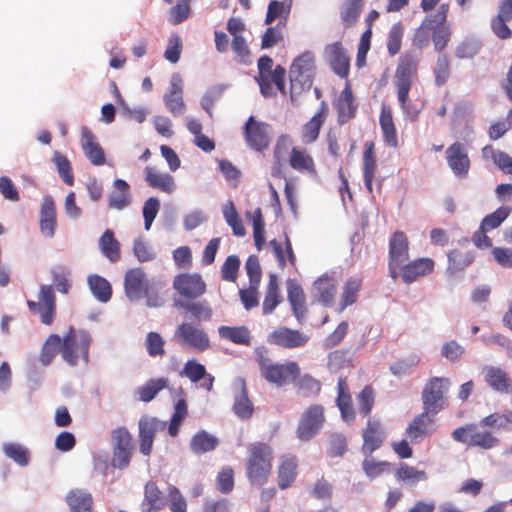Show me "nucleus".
I'll list each match as a JSON object with an SVG mask.
<instances>
[{"label": "nucleus", "mask_w": 512, "mask_h": 512, "mask_svg": "<svg viewBox=\"0 0 512 512\" xmlns=\"http://www.w3.org/2000/svg\"><path fill=\"white\" fill-rule=\"evenodd\" d=\"M173 286L179 294L192 299L201 296L206 289V284L199 274L189 273L177 275Z\"/></svg>", "instance_id": "nucleus-16"}, {"label": "nucleus", "mask_w": 512, "mask_h": 512, "mask_svg": "<svg viewBox=\"0 0 512 512\" xmlns=\"http://www.w3.org/2000/svg\"><path fill=\"white\" fill-rule=\"evenodd\" d=\"M187 414V407L184 400H179L175 406V412L171 418V422L169 425V434L171 436H176L179 431V427L181 425V422L185 418Z\"/></svg>", "instance_id": "nucleus-56"}, {"label": "nucleus", "mask_w": 512, "mask_h": 512, "mask_svg": "<svg viewBox=\"0 0 512 512\" xmlns=\"http://www.w3.org/2000/svg\"><path fill=\"white\" fill-rule=\"evenodd\" d=\"M34 314L38 315L40 321L50 326L56 315V299L52 286L42 285L34 301Z\"/></svg>", "instance_id": "nucleus-12"}, {"label": "nucleus", "mask_w": 512, "mask_h": 512, "mask_svg": "<svg viewBox=\"0 0 512 512\" xmlns=\"http://www.w3.org/2000/svg\"><path fill=\"white\" fill-rule=\"evenodd\" d=\"M102 253L111 261L116 262L120 258V244L115 239L114 233L107 229L99 239Z\"/></svg>", "instance_id": "nucleus-36"}, {"label": "nucleus", "mask_w": 512, "mask_h": 512, "mask_svg": "<svg viewBox=\"0 0 512 512\" xmlns=\"http://www.w3.org/2000/svg\"><path fill=\"white\" fill-rule=\"evenodd\" d=\"M89 287L93 295L101 302H107L111 298L110 283L98 275H92L88 278Z\"/></svg>", "instance_id": "nucleus-45"}, {"label": "nucleus", "mask_w": 512, "mask_h": 512, "mask_svg": "<svg viewBox=\"0 0 512 512\" xmlns=\"http://www.w3.org/2000/svg\"><path fill=\"white\" fill-rule=\"evenodd\" d=\"M90 343L91 337L86 331L70 328L68 334L61 340V356L72 366L77 365L80 359L86 363Z\"/></svg>", "instance_id": "nucleus-5"}, {"label": "nucleus", "mask_w": 512, "mask_h": 512, "mask_svg": "<svg viewBox=\"0 0 512 512\" xmlns=\"http://www.w3.org/2000/svg\"><path fill=\"white\" fill-rule=\"evenodd\" d=\"M326 110V106L323 105L321 111L304 125L302 130V139L305 143L309 144L317 139L320 128L325 119Z\"/></svg>", "instance_id": "nucleus-37"}, {"label": "nucleus", "mask_w": 512, "mask_h": 512, "mask_svg": "<svg viewBox=\"0 0 512 512\" xmlns=\"http://www.w3.org/2000/svg\"><path fill=\"white\" fill-rule=\"evenodd\" d=\"M325 422L324 408L321 405H311L304 410L297 427V436L302 441L314 438Z\"/></svg>", "instance_id": "nucleus-8"}, {"label": "nucleus", "mask_w": 512, "mask_h": 512, "mask_svg": "<svg viewBox=\"0 0 512 512\" xmlns=\"http://www.w3.org/2000/svg\"><path fill=\"white\" fill-rule=\"evenodd\" d=\"M337 282L328 275L320 276L313 284L312 294L324 306H331L335 299Z\"/></svg>", "instance_id": "nucleus-20"}, {"label": "nucleus", "mask_w": 512, "mask_h": 512, "mask_svg": "<svg viewBox=\"0 0 512 512\" xmlns=\"http://www.w3.org/2000/svg\"><path fill=\"white\" fill-rule=\"evenodd\" d=\"M361 0H346L341 7V19L346 26L353 25L361 10Z\"/></svg>", "instance_id": "nucleus-49"}, {"label": "nucleus", "mask_w": 512, "mask_h": 512, "mask_svg": "<svg viewBox=\"0 0 512 512\" xmlns=\"http://www.w3.org/2000/svg\"><path fill=\"white\" fill-rule=\"evenodd\" d=\"M246 462V474L252 485L262 486L266 483L272 467V449L261 442L251 444Z\"/></svg>", "instance_id": "nucleus-2"}, {"label": "nucleus", "mask_w": 512, "mask_h": 512, "mask_svg": "<svg viewBox=\"0 0 512 512\" xmlns=\"http://www.w3.org/2000/svg\"><path fill=\"white\" fill-rule=\"evenodd\" d=\"M57 229V213L52 197L46 196L40 204L39 232L45 239H52Z\"/></svg>", "instance_id": "nucleus-15"}, {"label": "nucleus", "mask_w": 512, "mask_h": 512, "mask_svg": "<svg viewBox=\"0 0 512 512\" xmlns=\"http://www.w3.org/2000/svg\"><path fill=\"white\" fill-rule=\"evenodd\" d=\"M181 50L182 43L180 37L176 34L171 35L164 53L165 58L171 63H177L180 58Z\"/></svg>", "instance_id": "nucleus-60"}, {"label": "nucleus", "mask_w": 512, "mask_h": 512, "mask_svg": "<svg viewBox=\"0 0 512 512\" xmlns=\"http://www.w3.org/2000/svg\"><path fill=\"white\" fill-rule=\"evenodd\" d=\"M5 455L21 466L29 463V451L16 443H8L3 446Z\"/></svg>", "instance_id": "nucleus-50"}, {"label": "nucleus", "mask_w": 512, "mask_h": 512, "mask_svg": "<svg viewBox=\"0 0 512 512\" xmlns=\"http://www.w3.org/2000/svg\"><path fill=\"white\" fill-rule=\"evenodd\" d=\"M81 145L86 157L94 165H102L105 162V156L102 148L96 142L94 135L87 127L81 129Z\"/></svg>", "instance_id": "nucleus-26"}, {"label": "nucleus", "mask_w": 512, "mask_h": 512, "mask_svg": "<svg viewBox=\"0 0 512 512\" xmlns=\"http://www.w3.org/2000/svg\"><path fill=\"white\" fill-rule=\"evenodd\" d=\"M431 30L432 20L430 18H426L414 35V44L418 48H423L428 44Z\"/></svg>", "instance_id": "nucleus-63"}, {"label": "nucleus", "mask_w": 512, "mask_h": 512, "mask_svg": "<svg viewBox=\"0 0 512 512\" xmlns=\"http://www.w3.org/2000/svg\"><path fill=\"white\" fill-rule=\"evenodd\" d=\"M260 372L263 378L276 386H284L293 382L299 375L300 369L295 362L283 364L274 363L263 348L255 350Z\"/></svg>", "instance_id": "nucleus-3"}, {"label": "nucleus", "mask_w": 512, "mask_h": 512, "mask_svg": "<svg viewBox=\"0 0 512 512\" xmlns=\"http://www.w3.org/2000/svg\"><path fill=\"white\" fill-rule=\"evenodd\" d=\"M363 451L365 453H373L378 449L383 440L384 432L378 422H368L367 428L363 432Z\"/></svg>", "instance_id": "nucleus-31"}, {"label": "nucleus", "mask_w": 512, "mask_h": 512, "mask_svg": "<svg viewBox=\"0 0 512 512\" xmlns=\"http://www.w3.org/2000/svg\"><path fill=\"white\" fill-rule=\"evenodd\" d=\"M144 172L145 180L152 188L159 189L167 194H172L175 191V181L170 174L160 172L151 166L145 167Z\"/></svg>", "instance_id": "nucleus-25"}, {"label": "nucleus", "mask_w": 512, "mask_h": 512, "mask_svg": "<svg viewBox=\"0 0 512 512\" xmlns=\"http://www.w3.org/2000/svg\"><path fill=\"white\" fill-rule=\"evenodd\" d=\"M160 208L159 200L155 197L148 198L143 206V217L145 222V229L149 230L153 220L156 218Z\"/></svg>", "instance_id": "nucleus-57"}, {"label": "nucleus", "mask_w": 512, "mask_h": 512, "mask_svg": "<svg viewBox=\"0 0 512 512\" xmlns=\"http://www.w3.org/2000/svg\"><path fill=\"white\" fill-rule=\"evenodd\" d=\"M163 99L172 115H182L185 112V103L182 99V79L178 74L172 75L169 92L164 95Z\"/></svg>", "instance_id": "nucleus-18"}, {"label": "nucleus", "mask_w": 512, "mask_h": 512, "mask_svg": "<svg viewBox=\"0 0 512 512\" xmlns=\"http://www.w3.org/2000/svg\"><path fill=\"white\" fill-rule=\"evenodd\" d=\"M290 165L298 171L313 172L314 162L312 157L304 150L293 148L290 155Z\"/></svg>", "instance_id": "nucleus-47"}, {"label": "nucleus", "mask_w": 512, "mask_h": 512, "mask_svg": "<svg viewBox=\"0 0 512 512\" xmlns=\"http://www.w3.org/2000/svg\"><path fill=\"white\" fill-rule=\"evenodd\" d=\"M236 389L234 412L241 419H248L253 412V405L247 397L245 382L243 379H237L234 382Z\"/></svg>", "instance_id": "nucleus-28"}, {"label": "nucleus", "mask_w": 512, "mask_h": 512, "mask_svg": "<svg viewBox=\"0 0 512 512\" xmlns=\"http://www.w3.org/2000/svg\"><path fill=\"white\" fill-rule=\"evenodd\" d=\"M451 436L457 442L484 450H490L499 445V439L491 431L479 430L475 424L459 427L452 432Z\"/></svg>", "instance_id": "nucleus-6"}, {"label": "nucleus", "mask_w": 512, "mask_h": 512, "mask_svg": "<svg viewBox=\"0 0 512 512\" xmlns=\"http://www.w3.org/2000/svg\"><path fill=\"white\" fill-rule=\"evenodd\" d=\"M361 282L357 279H350L343 287L341 294L340 311L347 306L352 305L356 301L357 293L360 289Z\"/></svg>", "instance_id": "nucleus-51"}, {"label": "nucleus", "mask_w": 512, "mask_h": 512, "mask_svg": "<svg viewBox=\"0 0 512 512\" xmlns=\"http://www.w3.org/2000/svg\"><path fill=\"white\" fill-rule=\"evenodd\" d=\"M409 259V241L403 232H395L389 243V272L395 280L399 273L398 268Z\"/></svg>", "instance_id": "nucleus-11"}, {"label": "nucleus", "mask_w": 512, "mask_h": 512, "mask_svg": "<svg viewBox=\"0 0 512 512\" xmlns=\"http://www.w3.org/2000/svg\"><path fill=\"white\" fill-rule=\"evenodd\" d=\"M485 382L496 392L508 394L512 389L511 379L507 373L497 367H485L483 369Z\"/></svg>", "instance_id": "nucleus-23"}, {"label": "nucleus", "mask_w": 512, "mask_h": 512, "mask_svg": "<svg viewBox=\"0 0 512 512\" xmlns=\"http://www.w3.org/2000/svg\"><path fill=\"white\" fill-rule=\"evenodd\" d=\"M139 426L140 437L154 439L155 433L165 428V423L156 418H143Z\"/></svg>", "instance_id": "nucleus-54"}, {"label": "nucleus", "mask_w": 512, "mask_h": 512, "mask_svg": "<svg viewBox=\"0 0 512 512\" xmlns=\"http://www.w3.org/2000/svg\"><path fill=\"white\" fill-rule=\"evenodd\" d=\"M325 54L332 69L340 77H345L349 71V58L339 43H333L326 47Z\"/></svg>", "instance_id": "nucleus-24"}, {"label": "nucleus", "mask_w": 512, "mask_h": 512, "mask_svg": "<svg viewBox=\"0 0 512 512\" xmlns=\"http://www.w3.org/2000/svg\"><path fill=\"white\" fill-rule=\"evenodd\" d=\"M218 332L222 338L228 339L236 344H250V333L246 327L221 326Z\"/></svg>", "instance_id": "nucleus-43"}, {"label": "nucleus", "mask_w": 512, "mask_h": 512, "mask_svg": "<svg viewBox=\"0 0 512 512\" xmlns=\"http://www.w3.org/2000/svg\"><path fill=\"white\" fill-rule=\"evenodd\" d=\"M449 167L458 176H465L468 172L470 161L462 144L455 143L446 150Z\"/></svg>", "instance_id": "nucleus-22"}, {"label": "nucleus", "mask_w": 512, "mask_h": 512, "mask_svg": "<svg viewBox=\"0 0 512 512\" xmlns=\"http://www.w3.org/2000/svg\"><path fill=\"white\" fill-rule=\"evenodd\" d=\"M52 162L54 163L61 179L66 184L72 186L74 184V176L72 173L71 163L68 158L60 152L55 151L53 153Z\"/></svg>", "instance_id": "nucleus-46"}, {"label": "nucleus", "mask_w": 512, "mask_h": 512, "mask_svg": "<svg viewBox=\"0 0 512 512\" xmlns=\"http://www.w3.org/2000/svg\"><path fill=\"white\" fill-rule=\"evenodd\" d=\"M67 502L72 512H92V498L81 490L71 491Z\"/></svg>", "instance_id": "nucleus-42"}, {"label": "nucleus", "mask_w": 512, "mask_h": 512, "mask_svg": "<svg viewBox=\"0 0 512 512\" xmlns=\"http://www.w3.org/2000/svg\"><path fill=\"white\" fill-rule=\"evenodd\" d=\"M295 457L284 456L280 459L278 467V485L281 489L288 488L295 480L297 472Z\"/></svg>", "instance_id": "nucleus-32"}, {"label": "nucleus", "mask_w": 512, "mask_h": 512, "mask_svg": "<svg viewBox=\"0 0 512 512\" xmlns=\"http://www.w3.org/2000/svg\"><path fill=\"white\" fill-rule=\"evenodd\" d=\"M380 126L383 132L384 141L390 147L396 148L398 141L396 129L393 123L391 111L388 107H383L380 115Z\"/></svg>", "instance_id": "nucleus-38"}, {"label": "nucleus", "mask_w": 512, "mask_h": 512, "mask_svg": "<svg viewBox=\"0 0 512 512\" xmlns=\"http://www.w3.org/2000/svg\"><path fill=\"white\" fill-rule=\"evenodd\" d=\"M165 385V379H157L147 382L144 386L138 389L140 400L144 402L151 401L156 394L165 387Z\"/></svg>", "instance_id": "nucleus-53"}, {"label": "nucleus", "mask_w": 512, "mask_h": 512, "mask_svg": "<svg viewBox=\"0 0 512 512\" xmlns=\"http://www.w3.org/2000/svg\"><path fill=\"white\" fill-rule=\"evenodd\" d=\"M347 390L348 388L344 379L340 378L338 381L337 405L341 411L342 418L346 422H352L355 418V412L352 408L351 397Z\"/></svg>", "instance_id": "nucleus-33"}, {"label": "nucleus", "mask_w": 512, "mask_h": 512, "mask_svg": "<svg viewBox=\"0 0 512 512\" xmlns=\"http://www.w3.org/2000/svg\"><path fill=\"white\" fill-rule=\"evenodd\" d=\"M245 138L251 148L258 151L263 150L267 148L270 143V126L250 117L245 125Z\"/></svg>", "instance_id": "nucleus-14"}, {"label": "nucleus", "mask_w": 512, "mask_h": 512, "mask_svg": "<svg viewBox=\"0 0 512 512\" xmlns=\"http://www.w3.org/2000/svg\"><path fill=\"white\" fill-rule=\"evenodd\" d=\"M314 68V55L311 52H305L294 59L289 71L293 102H296L298 94L311 87Z\"/></svg>", "instance_id": "nucleus-4"}, {"label": "nucleus", "mask_w": 512, "mask_h": 512, "mask_svg": "<svg viewBox=\"0 0 512 512\" xmlns=\"http://www.w3.org/2000/svg\"><path fill=\"white\" fill-rule=\"evenodd\" d=\"M164 340L156 332L148 333L146 337V347L151 356H162L164 354Z\"/></svg>", "instance_id": "nucleus-62"}, {"label": "nucleus", "mask_w": 512, "mask_h": 512, "mask_svg": "<svg viewBox=\"0 0 512 512\" xmlns=\"http://www.w3.org/2000/svg\"><path fill=\"white\" fill-rule=\"evenodd\" d=\"M511 212V208L509 207H500L492 214L486 216L481 222V229L483 230H492L501 225V223L509 216Z\"/></svg>", "instance_id": "nucleus-52"}, {"label": "nucleus", "mask_w": 512, "mask_h": 512, "mask_svg": "<svg viewBox=\"0 0 512 512\" xmlns=\"http://www.w3.org/2000/svg\"><path fill=\"white\" fill-rule=\"evenodd\" d=\"M433 417L432 412L424 409L421 414L413 419L406 430V434L412 442H418L433 432Z\"/></svg>", "instance_id": "nucleus-19"}, {"label": "nucleus", "mask_w": 512, "mask_h": 512, "mask_svg": "<svg viewBox=\"0 0 512 512\" xmlns=\"http://www.w3.org/2000/svg\"><path fill=\"white\" fill-rule=\"evenodd\" d=\"M479 50V43L472 39L463 40L455 50V56L459 59H470L474 57Z\"/></svg>", "instance_id": "nucleus-58"}, {"label": "nucleus", "mask_w": 512, "mask_h": 512, "mask_svg": "<svg viewBox=\"0 0 512 512\" xmlns=\"http://www.w3.org/2000/svg\"><path fill=\"white\" fill-rule=\"evenodd\" d=\"M113 185L114 189L108 196V206L111 209L123 210L131 203L130 186L122 179H116Z\"/></svg>", "instance_id": "nucleus-27"}, {"label": "nucleus", "mask_w": 512, "mask_h": 512, "mask_svg": "<svg viewBox=\"0 0 512 512\" xmlns=\"http://www.w3.org/2000/svg\"><path fill=\"white\" fill-rule=\"evenodd\" d=\"M434 262L430 258H420L403 264L398 268L403 282L410 284L419 277L425 276L433 271Z\"/></svg>", "instance_id": "nucleus-17"}, {"label": "nucleus", "mask_w": 512, "mask_h": 512, "mask_svg": "<svg viewBox=\"0 0 512 512\" xmlns=\"http://www.w3.org/2000/svg\"><path fill=\"white\" fill-rule=\"evenodd\" d=\"M288 300L291 304L294 315L302 319L306 312L305 295L302 287L293 279L287 281Z\"/></svg>", "instance_id": "nucleus-29"}, {"label": "nucleus", "mask_w": 512, "mask_h": 512, "mask_svg": "<svg viewBox=\"0 0 512 512\" xmlns=\"http://www.w3.org/2000/svg\"><path fill=\"white\" fill-rule=\"evenodd\" d=\"M417 64L418 61L414 56H401L394 77L398 101L404 115L410 120H415L418 117V110L411 104L408 97L411 85L416 79Z\"/></svg>", "instance_id": "nucleus-1"}, {"label": "nucleus", "mask_w": 512, "mask_h": 512, "mask_svg": "<svg viewBox=\"0 0 512 512\" xmlns=\"http://www.w3.org/2000/svg\"><path fill=\"white\" fill-rule=\"evenodd\" d=\"M337 109L341 123H345L354 116L356 106L354 105L351 90L348 87L341 92L337 100Z\"/></svg>", "instance_id": "nucleus-39"}, {"label": "nucleus", "mask_w": 512, "mask_h": 512, "mask_svg": "<svg viewBox=\"0 0 512 512\" xmlns=\"http://www.w3.org/2000/svg\"><path fill=\"white\" fill-rule=\"evenodd\" d=\"M151 285L152 284L146 278L144 271L140 268L130 269L125 273V295L130 301H137L141 299L150 289Z\"/></svg>", "instance_id": "nucleus-13"}, {"label": "nucleus", "mask_w": 512, "mask_h": 512, "mask_svg": "<svg viewBox=\"0 0 512 512\" xmlns=\"http://www.w3.org/2000/svg\"><path fill=\"white\" fill-rule=\"evenodd\" d=\"M218 440L206 431L196 433L190 443L191 450L196 454L206 453L215 449Z\"/></svg>", "instance_id": "nucleus-41"}, {"label": "nucleus", "mask_w": 512, "mask_h": 512, "mask_svg": "<svg viewBox=\"0 0 512 512\" xmlns=\"http://www.w3.org/2000/svg\"><path fill=\"white\" fill-rule=\"evenodd\" d=\"M364 182L369 192H372V180L376 172V157L374 153V144L367 142L363 155Z\"/></svg>", "instance_id": "nucleus-34"}, {"label": "nucleus", "mask_w": 512, "mask_h": 512, "mask_svg": "<svg viewBox=\"0 0 512 512\" xmlns=\"http://www.w3.org/2000/svg\"><path fill=\"white\" fill-rule=\"evenodd\" d=\"M270 342L283 346L285 348H295L303 346L308 338L297 330L286 327L279 328L269 335Z\"/></svg>", "instance_id": "nucleus-21"}, {"label": "nucleus", "mask_w": 512, "mask_h": 512, "mask_svg": "<svg viewBox=\"0 0 512 512\" xmlns=\"http://www.w3.org/2000/svg\"><path fill=\"white\" fill-rule=\"evenodd\" d=\"M174 340L182 346L191 347L198 351H204L210 346L207 334L201 328L186 322L176 328Z\"/></svg>", "instance_id": "nucleus-10"}, {"label": "nucleus", "mask_w": 512, "mask_h": 512, "mask_svg": "<svg viewBox=\"0 0 512 512\" xmlns=\"http://www.w3.org/2000/svg\"><path fill=\"white\" fill-rule=\"evenodd\" d=\"M184 375L192 382H198L206 375L205 367L195 360H190L185 364Z\"/></svg>", "instance_id": "nucleus-64"}, {"label": "nucleus", "mask_w": 512, "mask_h": 512, "mask_svg": "<svg viewBox=\"0 0 512 512\" xmlns=\"http://www.w3.org/2000/svg\"><path fill=\"white\" fill-rule=\"evenodd\" d=\"M164 501L161 497V491L153 482H148L145 486V499L142 505L143 512H152L163 507Z\"/></svg>", "instance_id": "nucleus-40"}, {"label": "nucleus", "mask_w": 512, "mask_h": 512, "mask_svg": "<svg viewBox=\"0 0 512 512\" xmlns=\"http://www.w3.org/2000/svg\"><path fill=\"white\" fill-rule=\"evenodd\" d=\"M281 302L279 295V284L276 275L269 276V283L263 301L262 309L264 314H271Z\"/></svg>", "instance_id": "nucleus-35"}, {"label": "nucleus", "mask_w": 512, "mask_h": 512, "mask_svg": "<svg viewBox=\"0 0 512 512\" xmlns=\"http://www.w3.org/2000/svg\"><path fill=\"white\" fill-rule=\"evenodd\" d=\"M450 387L448 378H433L427 382L422 392L424 409L436 415L445 405V394Z\"/></svg>", "instance_id": "nucleus-7"}, {"label": "nucleus", "mask_w": 512, "mask_h": 512, "mask_svg": "<svg viewBox=\"0 0 512 512\" xmlns=\"http://www.w3.org/2000/svg\"><path fill=\"white\" fill-rule=\"evenodd\" d=\"M189 3L188 0H179V2L171 8L169 13V20L172 24L176 25L184 21L189 16Z\"/></svg>", "instance_id": "nucleus-61"}, {"label": "nucleus", "mask_w": 512, "mask_h": 512, "mask_svg": "<svg viewBox=\"0 0 512 512\" xmlns=\"http://www.w3.org/2000/svg\"><path fill=\"white\" fill-rule=\"evenodd\" d=\"M264 221L262 217L261 210L258 208L254 211L253 215V234H254V240L255 245L258 250L262 248V245L264 244Z\"/></svg>", "instance_id": "nucleus-59"}, {"label": "nucleus", "mask_w": 512, "mask_h": 512, "mask_svg": "<svg viewBox=\"0 0 512 512\" xmlns=\"http://www.w3.org/2000/svg\"><path fill=\"white\" fill-rule=\"evenodd\" d=\"M111 442L113 447L112 465L123 469L128 466L132 456V436L127 429L118 427L111 433Z\"/></svg>", "instance_id": "nucleus-9"}, {"label": "nucleus", "mask_w": 512, "mask_h": 512, "mask_svg": "<svg viewBox=\"0 0 512 512\" xmlns=\"http://www.w3.org/2000/svg\"><path fill=\"white\" fill-rule=\"evenodd\" d=\"M239 266L240 260L236 255L228 256L221 269L222 278L226 281L235 282Z\"/></svg>", "instance_id": "nucleus-55"}, {"label": "nucleus", "mask_w": 512, "mask_h": 512, "mask_svg": "<svg viewBox=\"0 0 512 512\" xmlns=\"http://www.w3.org/2000/svg\"><path fill=\"white\" fill-rule=\"evenodd\" d=\"M59 350L61 351V338L56 334L50 335L42 347L40 362L45 366L49 365Z\"/></svg>", "instance_id": "nucleus-48"}, {"label": "nucleus", "mask_w": 512, "mask_h": 512, "mask_svg": "<svg viewBox=\"0 0 512 512\" xmlns=\"http://www.w3.org/2000/svg\"><path fill=\"white\" fill-rule=\"evenodd\" d=\"M396 478L408 485H415L418 482L426 481L427 474L425 471L417 470L415 467L401 464L397 469Z\"/></svg>", "instance_id": "nucleus-44"}, {"label": "nucleus", "mask_w": 512, "mask_h": 512, "mask_svg": "<svg viewBox=\"0 0 512 512\" xmlns=\"http://www.w3.org/2000/svg\"><path fill=\"white\" fill-rule=\"evenodd\" d=\"M474 255L468 249L455 248L448 253L447 273L454 275L472 263Z\"/></svg>", "instance_id": "nucleus-30"}]
</instances>
